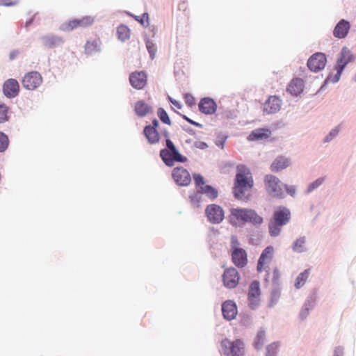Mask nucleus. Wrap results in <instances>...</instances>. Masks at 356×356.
Here are the masks:
<instances>
[{
    "mask_svg": "<svg viewBox=\"0 0 356 356\" xmlns=\"http://www.w3.org/2000/svg\"><path fill=\"white\" fill-rule=\"evenodd\" d=\"M253 179L250 170L244 166L238 168L234 187V193L236 198L246 197L253 186Z\"/></svg>",
    "mask_w": 356,
    "mask_h": 356,
    "instance_id": "nucleus-1",
    "label": "nucleus"
},
{
    "mask_svg": "<svg viewBox=\"0 0 356 356\" xmlns=\"http://www.w3.org/2000/svg\"><path fill=\"white\" fill-rule=\"evenodd\" d=\"M165 144L166 147L161 150L160 156L166 165L172 167L175 162L185 163L187 161V158L179 153L170 138H166Z\"/></svg>",
    "mask_w": 356,
    "mask_h": 356,
    "instance_id": "nucleus-2",
    "label": "nucleus"
},
{
    "mask_svg": "<svg viewBox=\"0 0 356 356\" xmlns=\"http://www.w3.org/2000/svg\"><path fill=\"white\" fill-rule=\"evenodd\" d=\"M220 353L225 356H244L245 345L241 339H224L220 342Z\"/></svg>",
    "mask_w": 356,
    "mask_h": 356,
    "instance_id": "nucleus-3",
    "label": "nucleus"
},
{
    "mask_svg": "<svg viewBox=\"0 0 356 356\" xmlns=\"http://www.w3.org/2000/svg\"><path fill=\"white\" fill-rule=\"evenodd\" d=\"M354 59V56L350 49L344 47L342 48L341 53L337 59V63L335 66L337 73L334 76L330 75L327 78V81L336 83L340 79L341 73L345 67Z\"/></svg>",
    "mask_w": 356,
    "mask_h": 356,
    "instance_id": "nucleus-4",
    "label": "nucleus"
},
{
    "mask_svg": "<svg viewBox=\"0 0 356 356\" xmlns=\"http://www.w3.org/2000/svg\"><path fill=\"white\" fill-rule=\"evenodd\" d=\"M230 213L238 221L250 222L255 225H259L263 222V218L252 209L232 208Z\"/></svg>",
    "mask_w": 356,
    "mask_h": 356,
    "instance_id": "nucleus-5",
    "label": "nucleus"
},
{
    "mask_svg": "<svg viewBox=\"0 0 356 356\" xmlns=\"http://www.w3.org/2000/svg\"><path fill=\"white\" fill-rule=\"evenodd\" d=\"M264 185L267 193L273 197L282 198L284 191L282 183L275 176L267 175L264 178Z\"/></svg>",
    "mask_w": 356,
    "mask_h": 356,
    "instance_id": "nucleus-6",
    "label": "nucleus"
},
{
    "mask_svg": "<svg viewBox=\"0 0 356 356\" xmlns=\"http://www.w3.org/2000/svg\"><path fill=\"white\" fill-rule=\"evenodd\" d=\"M43 81L42 75L37 71L26 73L22 79L23 87L29 90H34L41 86Z\"/></svg>",
    "mask_w": 356,
    "mask_h": 356,
    "instance_id": "nucleus-7",
    "label": "nucleus"
},
{
    "mask_svg": "<svg viewBox=\"0 0 356 356\" xmlns=\"http://www.w3.org/2000/svg\"><path fill=\"white\" fill-rule=\"evenodd\" d=\"M232 243L233 248L232 252V262L238 268H243L248 263L247 253L243 249L235 247L238 243L236 238H233Z\"/></svg>",
    "mask_w": 356,
    "mask_h": 356,
    "instance_id": "nucleus-8",
    "label": "nucleus"
},
{
    "mask_svg": "<svg viewBox=\"0 0 356 356\" xmlns=\"http://www.w3.org/2000/svg\"><path fill=\"white\" fill-rule=\"evenodd\" d=\"M95 19L91 16H85L81 19H74L70 20L62 26V29L65 31H71L77 28H86L93 24Z\"/></svg>",
    "mask_w": 356,
    "mask_h": 356,
    "instance_id": "nucleus-9",
    "label": "nucleus"
},
{
    "mask_svg": "<svg viewBox=\"0 0 356 356\" xmlns=\"http://www.w3.org/2000/svg\"><path fill=\"white\" fill-rule=\"evenodd\" d=\"M205 213L209 221L212 223H220L224 219L222 209L215 204L207 206L205 209Z\"/></svg>",
    "mask_w": 356,
    "mask_h": 356,
    "instance_id": "nucleus-10",
    "label": "nucleus"
},
{
    "mask_svg": "<svg viewBox=\"0 0 356 356\" xmlns=\"http://www.w3.org/2000/svg\"><path fill=\"white\" fill-rule=\"evenodd\" d=\"M172 175L175 181L179 186H188L191 181L190 173L183 167L175 168Z\"/></svg>",
    "mask_w": 356,
    "mask_h": 356,
    "instance_id": "nucleus-11",
    "label": "nucleus"
},
{
    "mask_svg": "<svg viewBox=\"0 0 356 356\" xmlns=\"http://www.w3.org/2000/svg\"><path fill=\"white\" fill-rule=\"evenodd\" d=\"M239 280L238 273L234 268L226 269L222 275L224 285L228 289L235 288L238 285Z\"/></svg>",
    "mask_w": 356,
    "mask_h": 356,
    "instance_id": "nucleus-12",
    "label": "nucleus"
},
{
    "mask_svg": "<svg viewBox=\"0 0 356 356\" xmlns=\"http://www.w3.org/2000/svg\"><path fill=\"white\" fill-rule=\"evenodd\" d=\"M327 63V58L323 53L313 54L307 61L308 67L313 72H318L323 70Z\"/></svg>",
    "mask_w": 356,
    "mask_h": 356,
    "instance_id": "nucleus-13",
    "label": "nucleus"
},
{
    "mask_svg": "<svg viewBox=\"0 0 356 356\" xmlns=\"http://www.w3.org/2000/svg\"><path fill=\"white\" fill-rule=\"evenodd\" d=\"M274 253V248L273 246L266 247L262 252L257 264V271L262 272L265 270L270 264Z\"/></svg>",
    "mask_w": 356,
    "mask_h": 356,
    "instance_id": "nucleus-14",
    "label": "nucleus"
},
{
    "mask_svg": "<svg viewBox=\"0 0 356 356\" xmlns=\"http://www.w3.org/2000/svg\"><path fill=\"white\" fill-rule=\"evenodd\" d=\"M260 294L259 282L253 281L250 285L248 294L249 305L252 309H254L259 305Z\"/></svg>",
    "mask_w": 356,
    "mask_h": 356,
    "instance_id": "nucleus-15",
    "label": "nucleus"
},
{
    "mask_svg": "<svg viewBox=\"0 0 356 356\" xmlns=\"http://www.w3.org/2000/svg\"><path fill=\"white\" fill-rule=\"evenodd\" d=\"M282 106V99L275 95L268 97L264 104V111L268 114H273L278 112Z\"/></svg>",
    "mask_w": 356,
    "mask_h": 356,
    "instance_id": "nucleus-16",
    "label": "nucleus"
},
{
    "mask_svg": "<svg viewBox=\"0 0 356 356\" xmlns=\"http://www.w3.org/2000/svg\"><path fill=\"white\" fill-rule=\"evenodd\" d=\"M4 95L9 98L15 97L19 92V85L16 79H9L3 85Z\"/></svg>",
    "mask_w": 356,
    "mask_h": 356,
    "instance_id": "nucleus-17",
    "label": "nucleus"
},
{
    "mask_svg": "<svg viewBox=\"0 0 356 356\" xmlns=\"http://www.w3.org/2000/svg\"><path fill=\"white\" fill-rule=\"evenodd\" d=\"M129 81L132 87L140 90L147 84L146 74L144 72H132L129 76Z\"/></svg>",
    "mask_w": 356,
    "mask_h": 356,
    "instance_id": "nucleus-18",
    "label": "nucleus"
},
{
    "mask_svg": "<svg viewBox=\"0 0 356 356\" xmlns=\"http://www.w3.org/2000/svg\"><path fill=\"white\" fill-rule=\"evenodd\" d=\"M271 130L268 128H258L253 130L248 136L249 141L266 140L271 136Z\"/></svg>",
    "mask_w": 356,
    "mask_h": 356,
    "instance_id": "nucleus-19",
    "label": "nucleus"
},
{
    "mask_svg": "<svg viewBox=\"0 0 356 356\" xmlns=\"http://www.w3.org/2000/svg\"><path fill=\"white\" fill-rule=\"evenodd\" d=\"M217 105L214 100L209 97H204L200 100L199 104L200 111L204 114L211 115L216 111Z\"/></svg>",
    "mask_w": 356,
    "mask_h": 356,
    "instance_id": "nucleus-20",
    "label": "nucleus"
},
{
    "mask_svg": "<svg viewBox=\"0 0 356 356\" xmlns=\"http://www.w3.org/2000/svg\"><path fill=\"white\" fill-rule=\"evenodd\" d=\"M222 312L225 319H234L238 312L235 302L231 300L225 301L222 305Z\"/></svg>",
    "mask_w": 356,
    "mask_h": 356,
    "instance_id": "nucleus-21",
    "label": "nucleus"
},
{
    "mask_svg": "<svg viewBox=\"0 0 356 356\" xmlns=\"http://www.w3.org/2000/svg\"><path fill=\"white\" fill-rule=\"evenodd\" d=\"M290 214L287 208L280 207L274 212L273 221L280 225H284L289 221Z\"/></svg>",
    "mask_w": 356,
    "mask_h": 356,
    "instance_id": "nucleus-22",
    "label": "nucleus"
},
{
    "mask_svg": "<svg viewBox=\"0 0 356 356\" xmlns=\"http://www.w3.org/2000/svg\"><path fill=\"white\" fill-rule=\"evenodd\" d=\"M350 28V23L345 19H341L334 27L333 35L337 38H344L347 35Z\"/></svg>",
    "mask_w": 356,
    "mask_h": 356,
    "instance_id": "nucleus-23",
    "label": "nucleus"
},
{
    "mask_svg": "<svg viewBox=\"0 0 356 356\" xmlns=\"http://www.w3.org/2000/svg\"><path fill=\"white\" fill-rule=\"evenodd\" d=\"M304 88V83L302 79L296 78L293 79L290 83L289 84L287 90L292 95L294 96H298L300 95Z\"/></svg>",
    "mask_w": 356,
    "mask_h": 356,
    "instance_id": "nucleus-24",
    "label": "nucleus"
},
{
    "mask_svg": "<svg viewBox=\"0 0 356 356\" xmlns=\"http://www.w3.org/2000/svg\"><path fill=\"white\" fill-rule=\"evenodd\" d=\"M144 135L150 144L158 143L160 140V134L157 129L147 125L144 128Z\"/></svg>",
    "mask_w": 356,
    "mask_h": 356,
    "instance_id": "nucleus-25",
    "label": "nucleus"
},
{
    "mask_svg": "<svg viewBox=\"0 0 356 356\" xmlns=\"http://www.w3.org/2000/svg\"><path fill=\"white\" fill-rule=\"evenodd\" d=\"M289 165V161L284 156H279L275 159L270 165L273 172H278L286 168Z\"/></svg>",
    "mask_w": 356,
    "mask_h": 356,
    "instance_id": "nucleus-26",
    "label": "nucleus"
},
{
    "mask_svg": "<svg viewBox=\"0 0 356 356\" xmlns=\"http://www.w3.org/2000/svg\"><path fill=\"white\" fill-rule=\"evenodd\" d=\"M151 111V106L143 100L138 101L135 104V112L139 117H144Z\"/></svg>",
    "mask_w": 356,
    "mask_h": 356,
    "instance_id": "nucleus-27",
    "label": "nucleus"
},
{
    "mask_svg": "<svg viewBox=\"0 0 356 356\" xmlns=\"http://www.w3.org/2000/svg\"><path fill=\"white\" fill-rule=\"evenodd\" d=\"M117 34L118 39L124 42L130 38L131 30L126 25L121 24L117 28Z\"/></svg>",
    "mask_w": 356,
    "mask_h": 356,
    "instance_id": "nucleus-28",
    "label": "nucleus"
},
{
    "mask_svg": "<svg viewBox=\"0 0 356 356\" xmlns=\"http://www.w3.org/2000/svg\"><path fill=\"white\" fill-rule=\"evenodd\" d=\"M191 207L193 209L199 208L202 202V194L200 191L193 193L189 196Z\"/></svg>",
    "mask_w": 356,
    "mask_h": 356,
    "instance_id": "nucleus-29",
    "label": "nucleus"
},
{
    "mask_svg": "<svg viewBox=\"0 0 356 356\" xmlns=\"http://www.w3.org/2000/svg\"><path fill=\"white\" fill-rule=\"evenodd\" d=\"M100 49V42L98 40L88 41L85 44V51L88 54H92L98 51Z\"/></svg>",
    "mask_w": 356,
    "mask_h": 356,
    "instance_id": "nucleus-30",
    "label": "nucleus"
},
{
    "mask_svg": "<svg viewBox=\"0 0 356 356\" xmlns=\"http://www.w3.org/2000/svg\"><path fill=\"white\" fill-rule=\"evenodd\" d=\"M306 238L300 237L296 240L293 244L292 249L296 252H302L305 250Z\"/></svg>",
    "mask_w": 356,
    "mask_h": 356,
    "instance_id": "nucleus-31",
    "label": "nucleus"
},
{
    "mask_svg": "<svg viewBox=\"0 0 356 356\" xmlns=\"http://www.w3.org/2000/svg\"><path fill=\"white\" fill-rule=\"evenodd\" d=\"M309 275V270H305L304 272L299 274L297 277L295 282V286L296 289L301 288L306 282Z\"/></svg>",
    "mask_w": 356,
    "mask_h": 356,
    "instance_id": "nucleus-32",
    "label": "nucleus"
},
{
    "mask_svg": "<svg viewBox=\"0 0 356 356\" xmlns=\"http://www.w3.org/2000/svg\"><path fill=\"white\" fill-rule=\"evenodd\" d=\"M200 192L202 194H206L211 200H214L218 197L217 190L209 185L202 186Z\"/></svg>",
    "mask_w": 356,
    "mask_h": 356,
    "instance_id": "nucleus-33",
    "label": "nucleus"
},
{
    "mask_svg": "<svg viewBox=\"0 0 356 356\" xmlns=\"http://www.w3.org/2000/svg\"><path fill=\"white\" fill-rule=\"evenodd\" d=\"M134 19L138 22L143 27H147L149 25V15L145 13L141 17L130 15Z\"/></svg>",
    "mask_w": 356,
    "mask_h": 356,
    "instance_id": "nucleus-34",
    "label": "nucleus"
},
{
    "mask_svg": "<svg viewBox=\"0 0 356 356\" xmlns=\"http://www.w3.org/2000/svg\"><path fill=\"white\" fill-rule=\"evenodd\" d=\"M282 225H278L276 222L272 221L269 223V233L272 236H277L281 232V227Z\"/></svg>",
    "mask_w": 356,
    "mask_h": 356,
    "instance_id": "nucleus-35",
    "label": "nucleus"
},
{
    "mask_svg": "<svg viewBox=\"0 0 356 356\" xmlns=\"http://www.w3.org/2000/svg\"><path fill=\"white\" fill-rule=\"evenodd\" d=\"M280 344L277 342H273L266 347V356H276Z\"/></svg>",
    "mask_w": 356,
    "mask_h": 356,
    "instance_id": "nucleus-36",
    "label": "nucleus"
},
{
    "mask_svg": "<svg viewBox=\"0 0 356 356\" xmlns=\"http://www.w3.org/2000/svg\"><path fill=\"white\" fill-rule=\"evenodd\" d=\"M158 116L162 122L168 125H171V120L166 113V111L162 108H159L157 111Z\"/></svg>",
    "mask_w": 356,
    "mask_h": 356,
    "instance_id": "nucleus-37",
    "label": "nucleus"
},
{
    "mask_svg": "<svg viewBox=\"0 0 356 356\" xmlns=\"http://www.w3.org/2000/svg\"><path fill=\"white\" fill-rule=\"evenodd\" d=\"M266 333L264 330H259L254 340V346L257 348H261L265 341Z\"/></svg>",
    "mask_w": 356,
    "mask_h": 356,
    "instance_id": "nucleus-38",
    "label": "nucleus"
},
{
    "mask_svg": "<svg viewBox=\"0 0 356 356\" xmlns=\"http://www.w3.org/2000/svg\"><path fill=\"white\" fill-rule=\"evenodd\" d=\"M145 44L151 58L154 59L157 51L156 44L149 40L146 41Z\"/></svg>",
    "mask_w": 356,
    "mask_h": 356,
    "instance_id": "nucleus-39",
    "label": "nucleus"
},
{
    "mask_svg": "<svg viewBox=\"0 0 356 356\" xmlns=\"http://www.w3.org/2000/svg\"><path fill=\"white\" fill-rule=\"evenodd\" d=\"M9 144L8 136L3 132H0V152H4Z\"/></svg>",
    "mask_w": 356,
    "mask_h": 356,
    "instance_id": "nucleus-40",
    "label": "nucleus"
},
{
    "mask_svg": "<svg viewBox=\"0 0 356 356\" xmlns=\"http://www.w3.org/2000/svg\"><path fill=\"white\" fill-rule=\"evenodd\" d=\"M8 108L5 104H0V123L8 120Z\"/></svg>",
    "mask_w": 356,
    "mask_h": 356,
    "instance_id": "nucleus-41",
    "label": "nucleus"
},
{
    "mask_svg": "<svg viewBox=\"0 0 356 356\" xmlns=\"http://www.w3.org/2000/svg\"><path fill=\"white\" fill-rule=\"evenodd\" d=\"M193 179H194L195 184L197 186H200V188L202 186H204V178H203V177L201 175H200V174H194L193 175Z\"/></svg>",
    "mask_w": 356,
    "mask_h": 356,
    "instance_id": "nucleus-42",
    "label": "nucleus"
},
{
    "mask_svg": "<svg viewBox=\"0 0 356 356\" xmlns=\"http://www.w3.org/2000/svg\"><path fill=\"white\" fill-rule=\"evenodd\" d=\"M18 0H0V6H14L18 3Z\"/></svg>",
    "mask_w": 356,
    "mask_h": 356,
    "instance_id": "nucleus-43",
    "label": "nucleus"
},
{
    "mask_svg": "<svg viewBox=\"0 0 356 356\" xmlns=\"http://www.w3.org/2000/svg\"><path fill=\"white\" fill-rule=\"evenodd\" d=\"M184 99L186 104L190 107H192L195 104V99L191 94H185Z\"/></svg>",
    "mask_w": 356,
    "mask_h": 356,
    "instance_id": "nucleus-44",
    "label": "nucleus"
},
{
    "mask_svg": "<svg viewBox=\"0 0 356 356\" xmlns=\"http://www.w3.org/2000/svg\"><path fill=\"white\" fill-rule=\"evenodd\" d=\"M323 178L316 179L315 181H314L309 186L308 191H312V190H314V188H316L318 186H320L323 183Z\"/></svg>",
    "mask_w": 356,
    "mask_h": 356,
    "instance_id": "nucleus-45",
    "label": "nucleus"
},
{
    "mask_svg": "<svg viewBox=\"0 0 356 356\" xmlns=\"http://www.w3.org/2000/svg\"><path fill=\"white\" fill-rule=\"evenodd\" d=\"M43 40L44 44L49 47L54 46L56 43V38L54 37H44Z\"/></svg>",
    "mask_w": 356,
    "mask_h": 356,
    "instance_id": "nucleus-46",
    "label": "nucleus"
},
{
    "mask_svg": "<svg viewBox=\"0 0 356 356\" xmlns=\"http://www.w3.org/2000/svg\"><path fill=\"white\" fill-rule=\"evenodd\" d=\"M338 132H339L338 129H334L332 130L330 133L329 136L326 137L325 141L328 142L330 140H331L332 138H334L335 136H337Z\"/></svg>",
    "mask_w": 356,
    "mask_h": 356,
    "instance_id": "nucleus-47",
    "label": "nucleus"
},
{
    "mask_svg": "<svg viewBox=\"0 0 356 356\" xmlns=\"http://www.w3.org/2000/svg\"><path fill=\"white\" fill-rule=\"evenodd\" d=\"M195 147H196L197 148L204 149L207 147V145L204 142L199 141L195 143Z\"/></svg>",
    "mask_w": 356,
    "mask_h": 356,
    "instance_id": "nucleus-48",
    "label": "nucleus"
},
{
    "mask_svg": "<svg viewBox=\"0 0 356 356\" xmlns=\"http://www.w3.org/2000/svg\"><path fill=\"white\" fill-rule=\"evenodd\" d=\"M169 99L170 101V102L175 106H176L177 108L180 109L181 108V104L177 102V100L175 99H172V98L169 97Z\"/></svg>",
    "mask_w": 356,
    "mask_h": 356,
    "instance_id": "nucleus-49",
    "label": "nucleus"
},
{
    "mask_svg": "<svg viewBox=\"0 0 356 356\" xmlns=\"http://www.w3.org/2000/svg\"><path fill=\"white\" fill-rule=\"evenodd\" d=\"M286 187V190L287 191V192L291 195H293L295 194V192H296V189L293 186H285Z\"/></svg>",
    "mask_w": 356,
    "mask_h": 356,
    "instance_id": "nucleus-50",
    "label": "nucleus"
},
{
    "mask_svg": "<svg viewBox=\"0 0 356 356\" xmlns=\"http://www.w3.org/2000/svg\"><path fill=\"white\" fill-rule=\"evenodd\" d=\"M308 314H309V309L305 308L301 311L300 316L302 319H304L307 316Z\"/></svg>",
    "mask_w": 356,
    "mask_h": 356,
    "instance_id": "nucleus-51",
    "label": "nucleus"
},
{
    "mask_svg": "<svg viewBox=\"0 0 356 356\" xmlns=\"http://www.w3.org/2000/svg\"><path fill=\"white\" fill-rule=\"evenodd\" d=\"M159 124V121L156 119H154L152 121V124L150 125V127H154V129H157Z\"/></svg>",
    "mask_w": 356,
    "mask_h": 356,
    "instance_id": "nucleus-52",
    "label": "nucleus"
},
{
    "mask_svg": "<svg viewBox=\"0 0 356 356\" xmlns=\"http://www.w3.org/2000/svg\"><path fill=\"white\" fill-rule=\"evenodd\" d=\"M273 274H274V277H273L274 281H277V280H279V277H280V275H279V271H278L277 269H275V270H274V272H273Z\"/></svg>",
    "mask_w": 356,
    "mask_h": 356,
    "instance_id": "nucleus-53",
    "label": "nucleus"
},
{
    "mask_svg": "<svg viewBox=\"0 0 356 356\" xmlns=\"http://www.w3.org/2000/svg\"><path fill=\"white\" fill-rule=\"evenodd\" d=\"M355 81H356V75H355Z\"/></svg>",
    "mask_w": 356,
    "mask_h": 356,
    "instance_id": "nucleus-54",
    "label": "nucleus"
}]
</instances>
